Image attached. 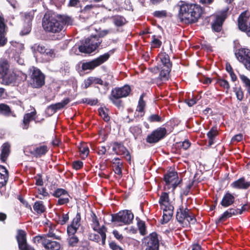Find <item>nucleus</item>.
Listing matches in <instances>:
<instances>
[{"mask_svg": "<svg viewBox=\"0 0 250 250\" xmlns=\"http://www.w3.org/2000/svg\"><path fill=\"white\" fill-rule=\"evenodd\" d=\"M179 6V17L182 21L187 23L197 21L203 13L202 8L197 4L181 1Z\"/></svg>", "mask_w": 250, "mask_h": 250, "instance_id": "1", "label": "nucleus"}, {"mask_svg": "<svg viewBox=\"0 0 250 250\" xmlns=\"http://www.w3.org/2000/svg\"><path fill=\"white\" fill-rule=\"evenodd\" d=\"M42 25L46 31L55 33L62 30L63 22L55 14L46 13L43 17Z\"/></svg>", "mask_w": 250, "mask_h": 250, "instance_id": "2", "label": "nucleus"}, {"mask_svg": "<svg viewBox=\"0 0 250 250\" xmlns=\"http://www.w3.org/2000/svg\"><path fill=\"white\" fill-rule=\"evenodd\" d=\"M134 218L133 214L129 210H123L111 215V221L118 226L130 224Z\"/></svg>", "mask_w": 250, "mask_h": 250, "instance_id": "3", "label": "nucleus"}, {"mask_svg": "<svg viewBox=\"0 0 250 250\" xmlns=\"http://www.w3.org/2000/svg\"><path fill=\"white\" fill-rule=\"evenodd\" d=\"M130 92V88L128 85H125L120 88H115L111 91L110 100L118 107L122 105L120 99L127 96Z\"/></svg>", "mask_w": 250, "mask_h": 250, "instance_id": "4", "label": "nucleus"}, {"mask_svg": "<svg viewBox=\"0 0 250 250\" xmlns=\"http://www.w3.org/2000/svg\"><path fill=\"white\" fill-rule=\"evenodd\" d=\"M101 43V41L98 38L91 37L85 39L83 44L79 46V49L81 52L89 54L95 51Z\"/></svg>", "mask_w": 250, "mask_h": 250, "instance_id": "5", "label": "nucleus"}, {"mask_svg": "<svg viewBox=\"0 0 250 250\" xmlns=\"http://www.w3.org/2000/svg\"><path fill=\"white\" fill-rule=\"evenodd\" d=\"M31 80L30 84L33 87L39 88L44 84V76L41 71L35 67L30 68Z\"/></svg>", "mask_w": 250, "mask_h": 250, "instance_id": "6", "label": "nucleus"}, {"mask_svg": "<svg viewBox=\"0 0 250 250\" xmlns=\"http://www.w3.org/2000/svg\"><path fill=\"white\" fill-rule=\"evenodd\" d=\"M176 219L180 223L187 221L188 223L193 224L196 222L195 218L191 214L189 210L187 208H184L182 206H180L177 210Z\"/></svg>", "mask_w": 250, "mask_h": 250, "instance_id": "7", "label": "nucleus"}, {"mask_svg": "<svg viewBox=\"0 0 250 250\" xmlns=\"http://www.w3.org/2000/svg\"><path fill=\"white\" fill-rule=\"evenodd\" d=\"M250 16V13L245 11L240 15L238 21L239 29L245 32L249 36H250V21L249 20Z\"/></svg>", "mask_w": 250, "mask_h": 250, "instance_id": "8", "label": "nucleus"}, {"mask_svg": "<svg viewBox=\"0 0 250 250\" xmlns=\"http://www.w3.org/2000/svg\"><path fill=\"white\" fill-rule=\"evenodd\" d=\"M167 134V129L164 127H159L153 131L148 135L146 139L147 143L150 144L156 143L164 138Z\"/></svg>", "mask_w": 250, "mask_h": 250, "instance_id": "9", "label": "nucleus"}, {"mask_svg": "<svg viewBox=\"0 0 250 250\" xmlns=\"http://www.w3.org/2000/svg\"><path fill=\"white\" fill-rule=\"evenodd\" d=\"M109 57L108 53H105L92 61L83 63L82 68L83 70L93 69L105 62Z\"/></svg>", "mask_w": 250, "mask_h": 250, "instance_id": "10", "label": "nucleus"}, {"mask_svg": "<svg viewBox=\"0 0 250 250\" xmlns=\"http://www.w3.org/2000/svg\"><path fill=\"white\" fill-rule=\"evenodd\" d=\"M164 181L168 189L172 188L174 190L177 186L180 184L177 173L175 171H171L165 174Z\"/></svg>", "mask_w": 250, "mask_h": 250, "instance_id": "11", "label": "nucleus"}, {"mask_svg": "<svg viewBox=\"0 0 250 250\" xmlns=\"http://www.w3.org/2000/svg\"><path fill=\"white\" fill-rule=\"evenodd\" d=\"M112 150L117 155H123V157L130 163L131 156L126 148L121 143L114 142L112 144Z\"/></svg>", "mask_w": 250, "mask_h": 250, "instance_id": "12", "label": "nucleus"}, {"mask_svg": "<svg viewBox=\"0 0 250 250\" xmlns=\"http://www.w3.org/2000/svg\"><path fill=\"white\" fill-rule=\"evenodd\" d=\"M19 80L18 75L13 71H9L0 77V82L5 85H14Z\"/></svg>", "mask_w": 250, "mask_h": 250, "instance_id": "13", "label": "nucleus"}, {"mask_svg": "<svg viewBox=\"0 0 250 250\" xmlns=\"http://www.w3.org/2000/svg\"><path fill=\"white\" fill-rule=\"evenodd\" d=\"M16 238L20 250H35L33 247L27 244L26 233L24 231L19 230Z\"/></svg>", "mask_w": 250, "mask_h": 250, "instance_id": "14", "label": "nucleus"}, {"mask_svg": "<svg viewBox=\"0 0 250 250\" xmlns=\"http://www.w3.org/2000/svg\"><path fill=\"white\" fill-rule=\"evenodd\" d=\"M81 219L80 213H77L76 216L73 218L71 224L67 227V232L69 236L76 233L81 225Z\"/></svg>", "mask_w": 250, "mask_h": 250, "instance_id": "15", "label": "nucleus"}, {"mask_svg": "<svg viewBox=\"0 0 250 250\" xmlns=\"http://www.w3.org/2000/svg\"><path fill=\"white\" fill-rule=\"evenodd\" d=\"M147 249L146 250H159V240L158 235L156 233H152L147 238Z\"/></svg>", "mask_w": 250, "mask_h": 250, "instance_id": "16", "label": "nucleus"}, {"mask_svg": "<svg viewBox=\"0 0 250 250\" xmlns=\"http://www.w3.org/2000/svg\"><path fill=\"white\" fill-rule=\"evenodd\" d=\"M235 55L238 61L245 65V62L250 60V50L246 48H241L235 53Z\"/></svg>", "mask_w": 250, "mask_h": 250, "instance_id": "17", "label": "nucleus"}, {"mask_svg": "<svg viewBox=\"0 0 250 250\" xmlns=\"http://www.w3.org/2000/svg\"><path fill=\"white\" fill-rule=\"evenodd\" d=\"M31 48L34 53L38 52L48 57H52L54 53L52 49L46 48L42 44H35L32 46Z\"/></svg>", "mask_w": 250, "mask_h": 250, "instance_id": "18", "label": "nucleus"}, {"mask_svg": "<svg viewBox=\"0 0 250 250\" xmlns=\"http://www.w3.org/2000/svg\"><path fill=\"white\" fill-rule=\"evenodd\" d=\"M9 178L8 171L3 166L0 165V188L5 186Z\"/></svg>", "mask_w": 250, "mask_h": 250, "instance_id": "19", "label": "nucleus"}, {"mask_svg": "<svg viewBox=\"0 0 250 250\" xmlns=\"http://www.w3.org/2000/svg\"><path fill=\"white\" fill-rule=\"evenodd\" d=\"M231 185L234 188L246 189L250 187V181H246L244 178H241L232 183Z\"/></svg>", "mask_w": 250, "mask_h": 250, "instance_id": "20", "label": "nucleus"}, {"mask_svg": "<svg viewBox=\"0 0 250 250\" xmlns=\"http://www.w3.org/2000/svg\"><path fill=\"white\" fill-rule=\"evenodd\" d=\"M43 247L47 250H60L61 245L59 242L47 239L43 242Z\"/></svg>", "mask_w": 250, "mask_h": 250, "instance_id": "21", "label": "nucleus"}, {"mask_svg": "<svg viewBox=\"0 0 250 250\" xmlns=\"http://www.w3.org/2000/svg\"><path fill=\"white\" fill-rule=\"evenodd\" d=\"M234 196L229 192H227L223 196L221 205L225 208L231 205L234 202Z\"/></svg>", "mask_w": 250, "mask_h": 250, "instance_id": "22", "label": "nucleus"}, {"mask_svg": "<svg viewBox=\"0 0 250 250\" xmlns=\"http://www.w3.org/2000/svg\"><path fill=\"white\" fill-rule=\"evenodd\" d=\"M169 201V200L168 193L166 192H163L160 196L159 200V203L163 210H165L166 208H167L169 207H172L170 205Z\"/></svg>", "mask_w": 250, "mask_h": 250, "instance_id": "23", "label": "nucleus"}, {"mask_svg": "<svg viewBox=\"0 0 250 250\" xmlns=\"http://www.w3.org/2000/svg\"><path fill=\"white\" fill-rule=\"evenodd\" d=\"M36 112L33 111L24 115L22 124V128L27 129L28 128L30 121L34 120V116Z\"/></svg>", "mask_w": 250, "mask_h": 250, "instance_id": "24", "label": "nucleus"}, {"mask_svg": "<svg viewBox=\"0 0 250 250\" xmlns=\"http://www.w3.org/2000/svg\"><path fill=\"white\" fill-rule=\"evenodd\" d=\"M10 145L7 143H4L1 147V154H0V159L2 162H4L9 153H10Z\"/></svg>", "mask_w": 250, "mask_h": 250, "instance_id": "25", "label": "nucleus"}, {"mask_svg": "<svg viewBox=\"0 0 250 250\" xmlns=\"http://www.w3.org/2000/svg\"><path fill=\"white\" fill-rule=\"evenodd\" d=\"M238 214L237 210L233 208H230L226 211L220 217L218 220V222H222L225 221L228 218L230 217L232 215H236Z\"/></svg>", "mask_w": 250, "mask_h": 250, "instance_id": "26", "label": "nucleus"}, {"mask_svg": "<svg viewBox=\"0 0 250 250\" xmlns=\"http://www.w3.org/2000/svg\"><path fill=\"white\" fill-rule=\"evenodd\" d=\"M113 170L115 173L119 175H121L122 172V168L123 166V163L121 162L120 160L118 158H114L113 160Z\"/></svg>", "mask_w": 250, "mask_h": 250, "instance_id": "27", "label": "nucleus"}, {"mask_svg": "<svg viewBox=\"0 0 250 250\" xmlns=\"http://www.w3.org/2000/svg\"><path fill=\"white\" fill-rule=\"evenodd\" d=\"M70 102V100L68 98H66L63 101L56 103L55 104H52L48 107V109H51L54 112L56 111L57 110L63 108L65 105L68 104Z\"/></svg>", "mask_w": 250, "mask_h": 250, "instance_id": "28", "label": "nucleus"}, {"mask_svg": "<svg viewBox=\"0 0 250 250\" xmlns=\"http://www.w3.org/2000/svg\"><path fill=\"white\" fill-rule=\"evenodd\" d=\"M171 71V68L161 67L159 78L161 81L165 82L168 80L169 77V73Z\"/></svg>", "mask_w": 250, "mask_h": 250, "instance_id": "29", "label": "nucleus"}, {"mask_svg": "<svg viewBox=\"0 0 250 250\" xmlns=\"http://www.w3.org/2000/svg\"><path fill=\"white\" fill-rule=\"evenodd\" d=\"M224 19L223 17L218 16L212 24V28L213 30L216 32H219L222 29V25Z\"/></svg>", "mask_w": 250, "mask_h": 250, "instance_id": "30", "label": "nucleus"}, {"mask_svg": "<svg viewBox=\"0 0 250 250\" xmlns=\"http://www.w3.org/2000/svg\"><path fill=\"white\" fill-rule=\"evenodd\" d=\"M159 58L163 66L162 67L171 68L172 64L170 62L169 56L165 53L161 54L159 55Z\"/></svg>", "mask_w": 250, "mask_h": 250, "instance_id": "31", "label": "nucleus"}, {"mask_svg": "<svg viewBox=\"0 0 250 250\" xmlns=\"http://www.w3.org/2000/svg\"><path fill=\"white\" fill-rule=\"evenodd\" d=\"M112 21L116 26H122L126 23L125 19L121 16L116 15L111 17Z\"/></svg>", "mask_w": 250, "mask_h": 250, "instance_id": "32", "label": "nucleus"}, {"mask_svg": "<svg viewBox=\"0 0 250 250\" xmlns=\"http://www.w3.org/2000/svg\"><path fill=\"white\" fill-rule=\"evenodd\" d=\"M48 151V148L46 146H42L36 147L34 150V154L36 157H41L45 154Z\"/></svg>", "mask_w": 250, "mask_h": 250, "instance_id": "33", "label": "nucleus"}, {"mask_svg": "<svg viewBox=\"0 0 250 250\" xmlns=\"http://www.w3.org/2000/svg\"><path fill=\"white\" fill-rule=\"evenodd\" d=\"M9 65L6 60H0V74L1 76L9 71Z\"/></svg>", "mask_w": 250, "mask_h": 250, "instance_id": "34", "label": "nucleus"}, {"mask_svg": "<svg viewBox=\"0 0 250 250\" xmlns=\"http://www.w3.org/2000/svg\"><path fill=\"white\" fill-rule=\"evenodd\" d=\"M165 210H163V220L165 223L168 222V221L171 218L172 215V210L173 209V207H169L167 208H166Z\"/></svg>", "mask_w": 250, "mask_h": 250, "instance_id": "35", "label": "nucleus"}, {"mask_svg": "<svg viewBox=\"0 0 250 250\" xmlns=\"http://www.w3.org/2000/svg\"><path fill=\"white\" fill-rule=\"evenodd\" d=\"M81 157L83 158L86 157L89 153V148L86 144H81L79 147Z\"/></svg>", "mask_w": 250, "mask_h": 250, "instance_id": "36", "label": "nucleus"}, {"mask_svg": "<svg viewBox=\"0 0 250 250\" xmlns=\"http://www.w3.org/2000/svg\"><path fill=\"white\" fill-rule=\"evenodd\" d=\"M144 94H142L140 97L137 106L136 111L141 113L140 115L142 116L144 113V108L146 106L145 102L143 100Z\"/></svg>", "mask_w": 250, "mask_h": 250, "instance_id": "37", "label": "nucleus"}, {"mask_svg": "<svg viewBox=\"0 0 250 250\" xmlns=\"http://www.w3.org/2000/svg\"><path fill=\"white\" fill-rule=\"evenodd\" d=\"M33 209L37 213H42L45 211V207L42 202L41 201L35 203L33 206Z\"/></svg>", "mask_w": 250, "mask_h": 250, "instance_id": "38", "label": "nucleus"}, {"mask_svg": "<svg viewBox=\"0 0 250 250\" xmlns=\"http://www.w3.org/2000/svg\"><path fill=\"white\" fill-rule=\"evenodd\" d=\"M11 113L10 107L4 104H0V114L8 116Z\"/></svg>", "mask_w": 250, "mask_h": 250, "instance_id": "39", "label": "nucleus"}, {"mask_svg": "<svg viewBox=\"0 0 250 250\" xmlns=\"http://www.w3.org/2000/svg\"><path fill=\"white\" fill-rule=\"evenodd\" d=\"M129 130L133 135L135 139H136L137 137L140 136L142 133V129L139 126H131Z\"/></svg>", "mask_w": 250, "mask_h": 250, "instance_id": "40", "label": "nucleus"}, {"mask_svg": "<svg viewBox=\"0 0 250 250\" xmlns=\"http://www.w3.org/2000/svg\"><path fill=\"white\" fill-rule=\"evenodd\" d=\"M69 194H65L63 196H61V197H59L57 205H62L67 204L69 202Z\"/></svg>", "mask_w": 250, "mask_h": 250, "instance_id": "41", "label": "nucleus"}, {"mask_svg": "<svg viewBox=\"0 0 250 250\" xmlns=\"http://www.w3.org/2000/svg\"><path fill=\"white\" fill-rule=\"evenodd\" d=\"M44 236H46V238L47 237L52 238L54 239L57 240H60L61 237L57 235L54 232V229H53L52 227H50L49 228L48 232V233L45 235Z\"/></svg>", "mask_w": 250, "mask_h": 250, "instance_id": "42", "label": "nucleus"}, {"mask_svg": "<svg viewBox=\"0 0 250 250\" xmlns=\"http://www.w3.org/2000/svg\"><path fill=\"white\" fill-rule=\"evenodd\" d=\"M68 194L67 191L62 188H58L53 193V195L56 198L61 197Z\"/></svg>", "mask_w": 250, "mask_h": 250, "instance_id": "43", "label": "nucleus"}, {"mask_svg": "<svg viewBox=\"0 0 250 250\" xmlns=\"http://www.w3.org/2000/svg\"><path fill=\"white\" fill-rule=\"evenodd\" d=\"M99 113L100 116L103 118L105 121H108L110 119L109 116L108 115L106 109H104L103 108H100L99 109Z\"/></svg>", "mask_w": 250, "mask_h": 250, "instance_id": "44", "label": "nucleus"}, {"mask_svg": "<svg viewBox=\"0 0 250 250\" xmlns=\"http://www.w3.org/2000/svg\"><path fill=\"white\" fill-rule=\"evenodd\" d=\"M71 235V236L68 239V244L70 246L75 247L79 242V239L74 234Z\"/></svg>", "mask_w": 250, "mask_h": 250, "instance_id": "45", "label": "nucleus"}, {"mask_svg": "<svg viewBox=\"0 0 250 250\" xmlns=\"http://www.w3.org/2000/svg\"><path fill=\"white\" fill-rule=\"evenodd\" d=\"M239 77L242 81L245 84L246 86L247 87L248 92L250 95V80L248 79L244 75L240 74L239 75Z\"/></svg>", "mask_w": 250, "mask_h": 250, "instance_id": "46", "label": "nucleus"}, {"mask_svg": "<svg viewBox=\"0 0 250 250\" xmlns=\"http://www.w3.org/2000/svg\"><path fill=\"white\" fill-rule=\"evenodd\" d=\"M96 231H97L100 234L102 239V244L104 245V244L105 240L106 239L105 228L103 226L102 228H99L98 229L97 228V230Z\"/></svg>", "mask_w": 250, "mask_h": 250, "instance_id": "47", "label": "nucleus"}, {"mask_svg": "<svg viewBox=\"0 0 250 250\" xmlns=\"http://www.w3.org/2000/svg\"><path fill=\"white\" fill-rule=\"evenodd\" d=\"M218 131L217 127H213L210 130L208 133L207 135L208 138L210 140L213 139L214 137L217 135Z\"/></svg>", "mask_w": 250, "mask_h": 250, "instance_id": "48", "label": "nucleus"}, {"mask_svg": "<svg viewBox=\"0 0 250 250\" xmlns=\"http://www.w3.org/2000/svg\"><path fill=\"white\" fill-rule=\"evenodd\" d=\"M48 193L43 188H41L38 189V195L37 197L40 199H42L44 197L48 196Z\"/></svg>", "mask_w": 250, "mask_h": 250, "instance_id": "49", "label": "nucleus"}, {"mask_svg": "<svg viewBox=\"0 0 250 250\" xmlns=\"http://www.w3.org/2000/svg\"><path fill=\"white\" fill-rule=\"evenodd\" d=\"M44 240H47V238H46V236H44V235L36 236L33 239V241L35 243L38 244V243H41L42 245H43V242L44 241Z\"/></svg>", "mask_w": 250, "mask_h": 250, "instance_id": "50", "label": "nucleus"}, {"mask_svg": "<svg viewBox=\"0 0 250 250\" xmlns=\"http://www.w3.org/2000/svg\"><path fill=\"white\" fill-rule=\"evenodd\" d=\"M69 216L68 214H63L62 216L59 217V223L61 225L65 224L68 220Z\"/></svg>", "mask_w": 250, "mask_h": 250, "instance_id": "51", "label": "nucleus"}, {"mask_svg": "<svg viewBox=\"0 0 250 250\" xmlns=\"http://www.w3.org/2000/svg\"><path fill=\"white\" fill-rule=\"evenodd\" d=\"M148 121L150 122H161V118L158 114H152L148 118Z\"/></svg>", "mask_w": 250, "mask_h": 250, "instance_id": "52", "label": "nucleus"}, {"mask_svg": "<svg viewBox=\"0 0 250 250\" xmlns=\"http://www.w3.org/2000/svg\"><path fill=\"white\" fill-rule=\"evenodd\" d=\"M161 44L162 42L159 40L155 38L154 36L153 37V40L151 42L152 47L154 48H158L160 47Z\"/></svg>", "mask_w": 250, "mask_h": 250, "instance_id": "53", "label": "nucleus"}, {"mask_svg": "<svg viewBox=\"0 0 250 250\" xmlns=\"http://www.w3.org/2000/svg\"><path fill=\"white\" fill-rule=\"evenodd\" d=\"M235 94L238 100L241 101L243 98V92L240 88H236L235 89Z\"/></svg>", "mask_w": 250, "mask_h": 250, "instance_id": "54", "label": "nucleus"}, {"mask_svg": "<svg viewBox=\"0 0 250 250\" xmlns=\"http://www.w3.org/2000/svg\"><path fill=\"white\" fill-rule=\"evenodd\" d=\"M91 78H92V80L93 81V83L100 84L101 85H104L106 86H107V85L108 84V83L106 82L104 83L103 80L100 78H93V77H91Z\"/></svg>", "mask_w": 250, "mask_h": 250, "instance_id": "55", "label": "nucleus"}, {"mask_svg": "<svg viewBox=\"0 0 250 250\" xmlns=\"http://www.w3.org/2000/svg\"><path fill=\"white\" fill-rule=\"evenodd\" d=\"M218 84L223 88L228 90L229 88V83L226 80H221L218 81Z\"/></svg>", "mask_w": 250, "mask_h": 250, "instance_id": "56", "label": "nucleus"}, {"mask_svg": "<svg viewBox=\"0 0 250 250\" xmlns=\"http://www.w3.org/2000/svg\"><path fill=\"white\" fill-rule=\"evenodd\" d=\"M112 32H113V30L112 29L103 30L99 32L98 34L99 37L100 38H103Z\"/></svg>", "mask_w": 250, "mask_h": 250, "instance_id": "57", "label": "nucleus"}, {"mask_svg": "<svg viewBox=\"0 0 250 250\" xmlns=\"http://www.w3.org/2000/svg\"><path fill=\"white\" fill-rule=\"evenodd\" d=\"M109 247L112 250H124L120 246L114 242H111L109 244Z\"/></svg>", "mask_w": 250, "mask_h": 250, "instance_id": "58", "label": "nucleus"}, {"mask_svg": "<svg viewBox=\"0 0 250 250\" xmlns=\"http://www.w3.org/2000/svg\"><path fill=\"white\" fill-rule=\"evenodd\" d=\"M154 15L158 18H163L167 16V13L165 11H157L154 13Z\"/></svg>", "mask_w": 250, "mask_h": 250, "instance_id": "59", "label": "nucleus"}, {"mask_svg": "<svg viewBox=\"0 0 250 250\" xmlns=\"http://www.w3.org/2000/svg\"><path fill=\"white\" fill-rule=\"evenodd\" d=\"M7 40L4 37V32H0V46L4 45Z\"/></svg>", "mask_w": 250, "mask_h": 250, "instance_id": "60", "label": "nucleus"}, {"mask_svg": "<svg viewBox=\"0 0 250 250\" xmlns=\"http://www.w3.org/2000/svg\"><path fill=\"white\" fill-rule=\"evenodd\" d=\"M138 227L139 228L140 233L143 235L145 234L146 229L145 223L143 222H139L138 223Z\"/></svg>", "mask_w": 250, "mask_h": 250, "instance_id": "61", "label": "nucleus"}, {"mask_svg": "<svg viewBox=\"0 0 250 250\" xmlns=\"http://www.w3.org/2000/svg\"><path fill=\"white\" fill-rule=\"evenodd\" d=\"M179 146L186 150L189 147L190 143L188 141H185L182 143H179Z\"/></svg>", "mask_w": 250, "mask_h": 250, "instance_id": "62", "label": "nucleus"}, {"mask_svg": "<svg viewBox=\"0 0 250 250\" xmlns=\"http://www.w3.org/2000/svg\"><path fill=\"white\" fill-rule=\"evenodd\" d=\"M186 103L189 107H191L196 103V99L192 97L191 99L186 100Z\"/></svg>", "mask_w": 250, "mask_h": 250, "instance_id": "63", "label": "nucleus"}, {"mask_svg": "<svg viewBox=\"0 0 250 250\" xmlns=\"http://www.w3.org/2000/svg\"><path fill=\"white\" fill-rule=\"evenodd\" d=\"M83 162L81 161H75L73 163V168L76 170L80 169L83 167Z\"/></svg>", "mask_w": 250, "mask_h": 250, "instance_id": "64", "label": "nucleus"}]
</instances>
